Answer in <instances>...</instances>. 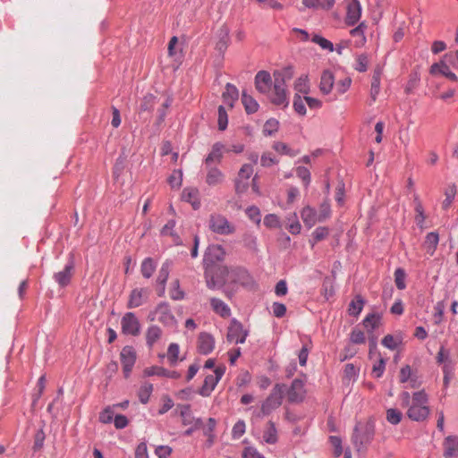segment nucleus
I'll return each mask as SVG.
<instances>
[{
	"label": "nucleus",
	"mask_w": 458,
	"mask_h": 458,
	"mask_svg": "<svg viewBox=\"0 0 458 458\" xmlns=\"http://www.w3.org/2000/svg\"><path fill=\"white\" fill-rule=\"evenodd\" d=\"M381 324V316L378 313L368 314L363 319V326L369 333L373 332L379 327Z\"/></svg>",
	"instance_id": "obj_30"
},
{
	"label": "nucleus",
	"mask_w": 458,
	"mask_h": 458,
	"mask_svg": "<svg viewBox=\"0 0 458 458\" xmlns=\"http://www.w3.org/2000/svg\"><path fill=\"white\" fill-rule=\"evenodd\" d=\"M73 275V264L72 262L66 264L62 271L55 274L54 277L56 283L61 286L64 287L68 285Z\"/></svg>",
	"instance_id": "obj_21"
},
{
	"label": "nucleus",
	"mask_w": 458,
	"mask_h": 458,
	"mask_svg": "<svg viewBox=\"0 0 458 458\" xmlns=\"http://www.w3.org/2000/svg\"><path fill=\"white\" fill-rule=\"evenodd\" d=\"M335 4V0H302V4L309 9L315 10H331Z\"/></svg>",
	"instance_id": "obj_23"
},
{
	"label": "nucleus",
	"mask_w": 458,
	"mask_h": 458,
	"mask_svg": "<svg viewBox=\"0 0 458 458\" xmlns=\"http://www.w3.org/2000/svg\"><path fill=\"white\" fill-rule=\"evenodd\" d=\"M242 458H265L254 447L249 446L243 450Z\"/></svg>",
	"instance_id": "obj_64"
},
{
	"label": "nucleus",
	"mask_w": 458,
	"mask_h": 458,
	"mask_svg": "<svg viewBox=\"0 0 458 458\" xmlns=\"http://www.w3.org/2000/svg\"><path fill=\"white\" fill-rule=\"evenodd\" d=\"M169 271H170V263L168 261H166L162 265V267L159 270L158 276H157V282L161 285L165 284V283L168 279Z\"/></svg>",
	"instance_id": "obj_56"
},
{
	"label": "nucleus",
	"mask_w": 458,
	"mask_h": 458,
	"mask_svg": "<svg viewBox=\"0 0 458 458\" xmlns=\"http://www.w3.org/2000/svg\"><path fill=\"white\" fill-rule=\"evenodd\" d=\"M402 418L403 414L397 409L391 408L386 411V420L389 423L393 425H397L398 423H400Z\"/></svg>",
	"instance_id": "obj_53"
},
{
	"label": "nucleus",
	"mask_w": 458,
	"mask_h": 458,
	"mask_svg": "<svg viewBox=\"0 0 458 458\" xmlns=\"http://www.w3.org/2000/svg\"><path fill=\"white\" fill-rule=\"evenodd\" d=\"M369 63V61L368 55H366V54L358 55L355 57V63L353 64V68L360 72H364L368 70Z\"/></svg>",
	"instance_id": "obj_43"
},
{
	"label": "nucleus",
	"mask_w": 458,
	"mask_h": 458,
	"mask_svg": "<svg viewBox=\"0 0 458 458\" xmlns=\"http://www.w3.org/2000/svg\"><path fill=\"white\" fill-rule=\"evenodd\" d=\"M380 91V76L378 73H374L371 81L370 97L373 101H376L377 97Z\"/></svg>",
	"instance_id": "obj_52"
},
{
	"label": "nucleus",
	"mask_w": 458,
	"mask_h": 458,
	"mask_svg": "<svg viewBox=\"0 0 458 458\" xmlns=\"http://www.w3.org/2000/svg\"><path fill=\"white\" fill-rule=\"evenodd\" d=\"M375 435V427L372 422L357 423L352 441L359 453L365 452L372 442Z\"/></svg>",
	"instance_id": "obj_3"
},
{
	"label": "nucleus",
	"mask_w": 458,
	"mask_h": 458,
	"mask_svg": "<svg viewBox=\"0 0 458 458\" xmlns=\"http://www.w3.org/2000/svg\"><path fill=\"white\" fill-rule=\"evenodd\" d=\"M210 304L213 310L222 318H228L231 315L230 308L222 300L212 298L210 300Z\"/></svg>",
	"instance_id": "obj_29"
},
{
	"label": "nucleus",
	"mask_w": 458,
	"mask_h": 458,
	"mask_svg": "<svg viewBox=\"0 0 458 458\" xmlns=\"http://www.w3.org/2000/svg\"><path fill=\"white\" fill-rule=\"evenodd\" d=\"M386 369V360L377 353V360L375 361L372 367V376L376 378H379L384 374Z\"/></svg>",
	"instance_id": "obj_39"
},
{
	"label": "nucleus",
	"mask_w": 458,
	"mask_h": 458,
	"mask_svg": "<svg viewBox=\"0 0 458 458\" xmlns=\"http://www.w3.org/2000/svg\"><path fill=\"white\" fill-rule=\"evenodd\" d=\"M149 293L148 288L133 289L129 294L127 308L134 309L146 303L148 300Z\"/></svg>",
	"instance_id": "obj_13"
},
{
	"label": "nucleus",
	"mask_w": 458,
	"mask_h": 458,
	"mask_svg": "<svg viewBox=\"0 0 458 458\" xmlns=\"http://www.w3.org/2000/svg\"><path fill=\"white\" fill-rule=\"evenodd\" d=\"M294 89L300 93L307 94L310 90L309 78L307 75L301 76L294 83Z\"/></svg>",
	"instance_id": "obj_46"
},
{
	"label": "nucleus",
	"mask_w": 458,
	"mask_h": 458,
	"mask_svg": "<svg viewBox=\"0 0 458 458\" xmlns=\"http://www.w3.org/2000/svg\"><path fill=\"white\" fill-rule=\"evenodd\" d=\"M182 182V173L181 170H174L168 177V183L172 188H179Z\"/></svg>",
	"instance_id": "obj_54"
},
{
	"label": "nucleus",
	"mask_w": 458,
	"mask_h": 458,
	"mask_svg": "<svg viewBox=\"0 0 458 458\" xmlns=\"http://www.w3.org/2000/svg\"><path fill=\"white\" fill-rule=\"evenodd\" d=\"M249 332L244 329L242 324L237 319L231 320L227 329L226 340L229 343L243 344L248 336Z\"/></svg>",
	"instance_id": "obj_9"
},
{
	"label": "nucleus",
	"mask_w": 458,
	"mask_h": 458,
	"mask_svg": "<svg viewBox=\"0 0 458 458\" xmlns=\"http://www.w3.org/2000/svg\"><path fill=\"white\" fill-rule=\"evenodd\" d=\"M246 429L245 422L242 420H238L233 427L232 436L234 439L240 438L244 433Z\"/></svg>",
	"instance_id": "obj_58"
},
{
	"label": "nucleus",
	"mask_w": 458,
	"mask_h": 458,
	"mask_svg": "<svg viewBox=\"0 0 458 458\" xmlns=\"http://www.w3.org/2000/svg\"><path fill=\"white\" fill-rule=\"evenodd\" d=\"M148 317L150 320L157 319L160 323L167 327H174L176 325V319L171 311L170 305L165 301L157 304Z\"/></svg>",
	"instance_id": "obj_8"
},
{
	"label": "nucleus",
	"mask_w": 458,
	"mask_h": 458,
	"mask_svg": "<svg viewBox=\"0 0 458 458\" xmlns=\"http://www.w3.org/2000/svg\"><path fill=\"white\" fill-rule=\"evenodd\" d=\"M228 268L220 265H208L205 270V279L209 289L222 286L225 282Z\"/></svg>",
	"instance_id": "obj_4"
},
{
	"label": "nucleus",
	"mask_w": 458,
	"mask_h": 458,
	"mask_svg": "<svg viewBox=\"0 0 458 458\" xmlns=\"http://www.w3.org/2000/svg\"><path fill=\"white\" fill-rule=\"evenodd\" d=\"M367 26L364 22H361L356 28L351 30L350 34L353 38V46L355 47H361L366 43L365 30Z\"/></svg>",
	"instance_id": "obj_24"
},
{
	"label": "nucleus",
	"mask_w": 458,
	"mask_h": 458,
	"mask_svg": "<svg viewBox=\"0 0 458 458\" xmlns=\"http://www.w3.org/2000/svg\"><path fill=\"white\" fill-rule=\"evenodd\" d=\"M153 391V385L144 383L138 391V396L141 403H147Z\"/></svg>",
	"instance_id": "obj_42"
},
{
	"label": "nucleus",
	"mask_w": 458,
	"mask_h": 458,
	"mask_svg": "<svg viewBox=\"0 0 458 458\" xmlns=\"http://www.w3.org/2000/svg\"><path fill=\"white\" fill-rule=\"evenodd\" d=\"M455 192L456 191H455L454 186H451L446 190V191L445 193V199H444L443 204H442L444 209L449 208V207L451 206V204L454 199Z\"/></svg>",
	"instance_id": "obj_62"
},
{
	"label": "nucleus",
	"mask_w": 458,
	"mask_h": 458,
	"mask_svg": "<svg viewBox=\"0 0 458 458\" xmlns=\"http://www.w3.org/2000/svg\"><path fill=\"white\" fill-rule=\"evenodd\" d=\"M180 415L182 419L183 425H190L193 421V417L191 413L190 405H182L180 407Z\"/></svg>",
	"instance_id": "obj_57"
},
{
	"label": "nucleus",
	"mask_w": 458,
	"mask_h": 458,
	"mask_svg": "<svg viewBox=\"0 0 458 458\" xmlns=\"http://www.w3.org/2000/svg\"><path fill=\"white\" fill-rule=\"evenodd\" d=\"M394 282H395L396 287L400 290H403L406 287L405 273L403 269L398 268L394 271Z\"/></svg>",
	"instance_id": "obj_59"
},
{
	"label": "nucleus",
	"mask_w": 458,
	"mask_h": 458,
	"mask_svg": "<svg viewBox=\"0 0 458 458\" xmlns=\"http://www.w3.org/2000/svg\"><path fill=\"white\" fill-rule=\"evenodd\" d=\"M454 68L453 57L451 52L445 54L442 59L435 63L430 67V73L433 76H443L452 81H457V75L452 71Z\"/></svg>",
	"instance_id": "obj_5"
},
{
	"label": "nucleus",
	"mask_w": 458,
	"mask_h": 458,
	"mask_svg": "<svg viewBox=\"0 0 458 458\" xmlns=\"http://www.w3.org/2000/svg\"><path fill=\"white\" fill-rule=\"evenodd\" d=\"M155 269H156V265L154 264V261L152 259L147 258L142 261L141 267H140V271H141L142 276L145 278H149L153 275Z\"/></svg>",
	"instance_id": "obj_44"
},
{
	"label": "nucleus",
	"mask_w": 458,
	"mask_h": 458,
	"mask_svg": "<svg viewBox=\"0 0 458 458\" xmlns=\"http://www.w3.org/2000/svg\"><path fill=\"white\" fill-rule=\"evenodd\" d=\"M122 333L136 336L140 333V323L133 312H126L121 319Z\"/></svg>",
	"instance_id": "obj_10"
},
{
	"label": "nucleus",
	"mask_w": 458,
	"mask_h": 458,
	"mask_svg": "<svg viewBox=\"0 0 458 458\" xmlns=\"http://www.w3.org/2000/svg\"><path fill=\"white\" fill-rule=\"evenodd\" d=\"M222 97H223L225 105L228 108L232 109L239 97L238 89H236L235 86L228 83L225 87V90L223 93Z\"/></svg>",
	"instance_id": "obj_25"
},
{
	"label": "nucleus",
	"mask_w": 458,
	"mask_h": 458,
	"mask_svg": "<svg viewBox=\"0 0 458 458\" xmlns=\"http://www.w3.org/2000/svg\"><path fill=\"white\" fill-rule=\"evenodd\" d=\"M363 306L364 300L360 295H357L349 304L348 312L350 315L358 316L361 312Z\"/></svg>",
	"instance_id": "obj_38"
},
{
	"label": "nucleus",
	"mask_w": 458,
	"mask_h": 458,
	"mask_svg": "<svg viewBox=\"0 0 458 458\" xmlns=\"http://www.w3.org/2000/svg\"><path fill=\"white\" fill-rule=\"evenodd\" d=\"M225 256V250L220 245H212L208 249L206 260L210 263H215L223 260Z\"/></svg>",
	"instance_id": "obj_28"
},
{
	"label": "nucleus",
	"mask_w": 458,
	"mask_h": 458,
	"mask_svg": "<svg viewBox=\"0 0 458 458\" xmlns=\"http://www.w3.org/2000/svg\"><path fill=\"white\" fill-rule=\"evenodd\" d=\"M206 182L209 186H217L224 182L225 174L216 165H206Z\"/></svg>",
	"instance_id": "obj_17"
},
{
	"label": "nucleus",
	"mask_w": 458,
	"mask_h": 458,
	"mask_svg": "<svg viewBox=\"0 0 458 458\" xmlns=\"http://www.w3.org/2000/svg\"><path fill=\"white\" fill-rule=\"evenodd\" d=\"M252 174H253V168L250 165L244 164L241 167V169L238 173V176L235 179V191L237 193H242L248 189V187H249L248 180L250 178Z\"/></svg>",
	"instance_id": "obj_12"
},
{
	"label": "nucleus",
	"mask_w": 458,
	"mask_h": 458,
	"mask_svg": "<svg viewBox=\"0 0 458 458\" xmlns=\"http://www.w3.org/2000/svg\"><path fill=\"white\" fill-rule=\"evenodd\" d=\"M350 340L352 344H361L365 343V335L364 333L357 328H354L350 335Z\"/></svg>",
	"instance_id": "obj_61"
},
{
	"label": "nucleus",
	"mask_w": 458,
	"mask_h": 458,
	"mask_svg": "<svg viewBox=\"0 0 458 458\" xmlns=\"http://www.w3.org/2000/svg\"><path fill=\"white\" fill-rule=\"evenodd\" d=\"M263 439L266 443L273 445L277 442V431L275 424L268 421L263 433Z\"/></svg>",
	"instance_id": "obj_33"
},
{
	"label": "nucleus",
	"mask_w": 458,
	"mask_h": 458,
	"mask_svg": "<svg viewBox=\"0 0 458 458\" xmlns=\"http://www.w3.org/2000/svg\"><path fill=\"white\" fill-rule=\"evenodd\" d=\"M180 352V348L177 344H171L167 350V358L172 366L175 365L178 361V356Z\"/></svg>",
	"instance_id": "obj_47"
},
{
	"label": "nucleus",
	"mask_w": 458,
	"mask_h": 458,
	"mask_svg": "<svg viewBox=\"0 0 458 458\" xmlns=\"http://www.w3.org/2000/svg\"><path fill=\"white\" fill-rule=\"evenodd\" d=\"M301 219L308 228H311L318 222V214L310 207H305L301 212Z\"/></svg>",
	"instance_id": "obj_27"
},
{
	"label": "nucleus",
	"mask_w": 458,
	"mask_h": 458,
	"mask_svg": "<svg viewBox=\"0 0 458 458\" xmlns=\"http://www.w3.org/2000/svg\"><path fill=\"white\" fill-rule=\"evenodd\" d=\"M245 213L250 220L254 222L256 225H259L261 222L260 210L256 206H250L246 208Z\"/></svg>",
	"instance_id": "obj_49"
},
{
	"label": "nucleus",
	"mask_w": 458,
	"mask_h": 458,
	"mask_svg": "<svg viewBox=\"0 0 458 458\" xmlns=\"http://www.w3.org/2000/svg\"><path fill=\"white\" fill-rule=\"evenodd\" d=\"M198 351L201 354L207 355L215 348V339L208 333H200L198 337Z\"/></svg>",
	"instance_id": "obj_19"
},
{
	"label": "nucleus",
	"mask_w": 458,
	"mask_h": 458,
	"mask_svg": "<svg viewBox=\"0 0 458 458\" xmlns=\"http://www.w3.org/2000/svg\"><path fill=\"white\" fill-rule=\"evenodd\" d=\"M175 226V221L174 220H170L168 221L165 226L162 228L161 230V233L163 235H170L172 237H174V242L175 244L179 245L182 243L179 236L175 235L174 233V228Z\"/></svg>",
	"instance_id": "obj_45"
},
{
	"label": "nucleus",
	"mask_w": 458,
	"mask_h": 458,
	"mask_svg": "<svg viewBox=\"0 0 458 458\" xmlns=\"http://www.w3.org/2000/svg\"><path fill=\"white\" fill-rule=\"evenodd\" d=\"M359 369L356 368L353 364L348 363L344 367V382L345 384H349L350 382H354L358 377Z\"/></svg>",
	"instance_id": "obj_36"
},
{
	"label": "nucleus",
	"mask_w": 458,
	"mask_h": 458,
	"mask_svg": "<svg viewBox=\"0 0 458 458\" xmlns=\"http://www.w3.org/2000/svg\"><path fill=\"white\" fill-rule=\"evenodd\" d=\"M225 146L221 142H216L212 146L210 153L205 158L206 165H214V163L219 164L223 158Z\"/></svg>",
	"instance_id": "obj_20"
},
{
	"label": "nucleus",
	"mask_w": 458,
	"mask_h": 458,
	"mask_svg": "<svg viewBox=\"0 0 458 458\" xmlns=\"http://www.w3.org/2000/svg\"><path fill=\"white\" fill-rule=\"evenodd\" d=\"M328 233H329V231H328V228H327V227L320 226V227L316 228L314 230V232L312 233V236H313V240H314L315 243L327 238L328 235Z\"/></svg>",
	"instance_id": "obj_63"
},
{
	"label": "nucleus",
	"mask_w": 458,
	"mask_h": 458,
	"mask_svg": "<svg viewBox=\"0 0 458 458\" xmlns=\"http://www.w3.org/2000/svg\"><path fill=\"white\" fill-rule=\"evenodd\" d=\"M242 102L248 114H253L258 111V102L251 96L246 94L245 92H243L242 95Z\"/></svg>",
	"instance_id": "obj_35"
},
{
	"label": "nucleus",
	"mask_w": 458,
	"mask_h": 458,
	"mask_svg": "<svg viewBox=\"0 0 458 458\" xmlns=\"http://www.w3.org/2000/svg\"><path fill=\"white\" fill-rule=\"evenodd\" d=\"M305 103L306 102H305L304 98L302 99L297 94L294 96L293 108L301 115H304L306 114Z\"/></svg>",
	"instance_id": "obj_60"
},
{
	"label": "nucleus",
	"mask_w": 458,
	"mask_h": 458,
	"mask_svg": "<svg viewBox=\"0 0 458 458\" xmlns=\"http://www.w3.org/2000/svg\"><path fill=\"white\" fill-rule=\"evenodd\" d=\"M208 228L215 233L229 235L235 232V226L220 214H211L208 219Z\"/></svg>",
	"instance_id": "obj_7"
},
{
	"label": "nucleus",
	"mask_w": 458,
	"mask_h": 458,
	"mask_svg": "<svg viewBox=\"0 0 458 458\" xmlns=\"http://www.w3.org/2000/svg\"><path fill=\"white\" fill-rule=\"evenodd\" d=\"M305 394L303 382L301 379H294L287 393L288 400L292 403L301 402L305 397Z\"/></svg>",
	"instance_id": "obj_15"
},
{
	"label": "nucleus",
	"mask_w": 458,
	"mask_h": 458,
	"mask_svg": "<svg viewBox=\"0 0 458 458\" xmlns=\"http://www.w3.org/2000/svg\"><path fill=\"white\" fill-rule=\"evenodd\" d=\"M120 357L124 377H128L136 361V352L131 346H125L122 349Z\"/></svg>",
	"instance_id": "obj_14"
},
{
	"label": "nucleus",
	"mask_w": 458,
	"mask_h": 458,
	"mask_svg": "<svg viewBox=\"0 0 458 458\" xmlns=\"http://www.w3.org/2000/svg\"><path fill=\"white\" fill-rule=\"evenodd\" d=\"M334 84V74L329 70H325L320 77L319 90L322 94L327 95L332 91Z\"/></svg>",
	"instance_id": "obj_22"
},
{
	"label": "nucleus",
	"mask_w": 458,
	"mask_h": 458,
	"mask_svg": "<svg viewBox=\"0 0 458 458\" xmlns=\"http://www.w3.org/2000/svg\"><path fill=\"white\" fill-rule=\"evenodd\" d=\"M284 394V386L276 384L268 397L263 402L261 405V412L263 415H268L273 411L276 410L282 404Z\"/></svg>",
	"instance_id": "obj_6"
},
{
	"label": "nucleus",
	"mask_w": 458,
	"mask_h": 458,
	"mask_svg": "<svg viewBox=\"0 0 458 458\" xmlns=\"http://www.w3.org/2000/svg\"><path fill=\"white\" fill-rule=\"evenodd\" d=\"M279 123L276 119L267 120L263 126V133L266 136H271L277 131Z\"/></svg>",
	"instance_id": "obj_50"
},
{
	"label": "nucleus",
	"mask_w": 458,
	"mask_h": 458,
	"mask_svg": "<svg viewBox=\"0 0 458 458\" xmlns=\"http://www.w3.org/2000/svg\"><path fill=\"white\" fill-rule=\"evenodd\" d=\"M198 196L199 191L194 188H186L182 191V199L190 202L194 209L199 208L200 205Z\"/></svg>",
	"instance_id": "obj_32"
},
{
	"label": "nucleus",
	"mask_w": 458,
	"mask_h": 458,
	"mask_svg": "<svg viewBox=\"0 0 458 458\" xmlns=\"http://www.w3.org/2000/svg\"><path fill=\"white\" fill-rule=\"evenodd\" d=\"M162 335V330L157 326H150L146 333V341L148 346H152Z\"/></svg>",
	"instance_id": "obj_34"
},
{
	"label": "nucleus",
	"mask_w": 458,
	"mask_h": 458,
	"mask_svg": "<svg viewBox=\"0 0 458 458\" xmlns=\"http://www.w3.org/2000/svg\"><path fill=\"white\" fill-rule=\"evenodd\" d=\"M225 373V368L217 367L214 371V375H208L205 379L203 386L199 391V394L202 396H209L211 392L215 389L216 386L222 378Z\"/></svg>",
	"instance_id": "obj_11"
},
{
	"label": "nucleus",
	"mask_w": 458,
	"mask_h": 458,
	"mask_svg": "<svg viewBox=\"0 0 458 458\" xmlns=\"http://www.w3.org/2000/svg\"><path fill=\"white\" fill-rule=\"evenodd\" d=\"M439 237L435 232L428 233L424 242V248L429 256H432L438 244Z\"/></svg>",
	"instance_id": "obj_31"
},
{
	"label": "nucleus",
	"mask_w": 458,
	"mask_h": 458,
	"mask_svg": "<svg viewBox=\"0 0 458 458\" xmlns=\"http://www.w3.org/2000/svg\"><path fill=\"white\" fill-rule=\"evenodd\" d=\"M312 42L318 44L322 49L328 50L329 52L334 51L333 43L321 36L315 35L312 38Z\"/></svg>",
	"instance_id": "obj_55"
},
{
	"label": "nucleus",
	"mask_w": 458,
	"mask_h": 458,
	"mask_svg": "<svg viewBox=\"0 0 458 458\" xmlns=\"http://www.w3.org/2000/svg\"><path fill=\"white\" fill-rule=\"evenodd\" d=\"M293 72L291 67L276 70L273 72L274 81L267 71H260L255 76L256 89L269 98L276 106L289 105L286 82L292 80Z\"/></svg>",
	"instance_id": "obj_1"
},
{
	"label": "nucleus",
	"mask_w": 458,
	"mask_h": 458,
	"mask_svg": "<svg viewBox=\"0 0 458 458\" xmlns=\"http://www.w3.org/2000/svg\"><path fill=\"white\" fill-rule=\"evenodd\" d=\"M445 458H458V437L449 436L443 442Z\"/></svg>",
	"instance_id": "obj_18"
},
{
	"label": "nucleus",
	"mask_w": 458,
	"mask_h": 458,
	"mask_svg": "<svg viewBox=\"0 0 458 458\" xmlns=\"http://www.w3.org/2000/svg\"><path fill=\"white\" fill-rule=\"evenodd\" d=\"M401 406L407 408L406 415L413 421H424L429 415V407L428 405V395L424 391H418L411 394L408 392H403L399 395Z\"/></svg>",
	"instance_id": "obj_2"
},
{
	"label": "nucleus",
	"mask_w": 458,
	"mask_h": 458,
	"mask_svg": "<svg viewBox=\"0 0 458 458\" xmlns=\"http://www.w3.org/2000/svg\"><path fill=\"white\" fill-rule=\"evenodd\" d=\"M273 149L281 155H286L290 157H295L298 155V151L292 149L289 146L284 142L276 141L272 146Z\"/></svg>",
	"instance_id": "obj_41"
},
{
	"label": "nucleus",
	"mask_w": 458,
	"mask_h": 458,
	"mask_svg": "<svg viewBox=\"0 0 458 458\" xmlns=\"http://www.w3.org/2000/svg\"><path fill=\"white\" fill-rule=\"evenodd\" d=\"M265 226L271 229L280 228L281 223L279 217L276 214H268L264 217Z\"/></svg>",
	"instance_id": "obj_51"
},
{
	"label": "nucleus",
	"mask_w": 458,
	"mask_h": 458,
	"mask_svg": "<svg viewBox=\"0 0 458 458\" xmlns=\"http://www.w3.org/2000/svg\"><path fill=\"white\" fill-rule=\"evenodd\" d=\"M144 374L148 377L151 376H159V377H166L171 378H178L180 377V374L176 371H170L163 367L158 366H153L150 368H147L144 370Z\"/></svg>",
	"instance_id": "obj_26"
},
{
	"label": "nucleus",
	"mask_w": 458,
	"mask_h": 458,
	"mask_svg": "<svg viewBox=\"0 0 458 458\" xmlns=\"http://www.w3.org/2000/svg\"><path fill=\"white\" fill-rule=\"evenodd\" d=\"M361 16V5L359 0H351L347 4V13L345 17L346 24L354 25Z\"/></svg>",
	"instance_id": "obj_16"
},
{
	"label": "nucleus",
	"mask_w": 458,
	"mask_h": 458,
	"mask_svg": "<svg viewBox=\"0 0 458 458\" xmlns=\"http://www.w3.org/2000/svg\"><path fill=\"white\" fill-rule=\"evenodd\" d=\"M217 123H218V129L220 131H225L227 127L228 115H227V111L225 109V106H219V107H218Z\"/></svg>",
	"instance_id": "obj_48"
},
{
	"label": "nucleus",
	"mask_w": 458,
	"mask_h": 458,
	"mask_svg": "<svg viewBox=\"0 0 458 458\" xmlns=\"http://www.w3.org/2000/svg\"><path fill=\"white\" fill-rule=\"evenodd\" d=\"M169 295H170V298L174 301H180V300L184 299L185 293L180 288V283H179L178 279H176L171 283Z\"/></svg>",
	"instance_id": "obj_40"
},
{
	"label": "nucleus",
	"mask_w": 458,
	"mask_h": 458,
	"mask_svg": "<svg viewBox=\"0 0 458 458\" xmlns=\"http://www.w3.org/2000/svg\"><path fill=\"white\" fill-rule=\"evenodd\" d=\"M384 347L389 350H395L402 344V337L398 335H386L381 341Z\"/></svg>",
	"instance_id": "obj_37"
}]
</instances>
